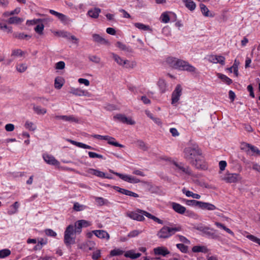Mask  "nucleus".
Segmentation results:
<instances>
[{
    "label": "nucleus",
    "mask_w": 260,
    "mask_h": 260,
    "mask_svg": "<svg viewBox=\"0 0 260 260\" xmlns=\"http://www.w3.org/2000/svg\"><path fill=\"white\" fill-rule=\"evenodd\" d=\"M166 62L175 69L191 73H195L197 71L196 68L188 62L178 58L169 57L167 58Z\"/></svg>",
    "instance_id": "nucleus-1"
},
{
    "label": "nucleus",
    "mask_w": 260,
    "mask_h": 260,
    "mask_svg": "<svg viewBox=\"0 0 260 260\" xmlns=\"http://www.w3.org/2000/svg\"><path fill=\"white\" fill-rule=\"evenodd\" d=\"M182 230V228L180 225H175L174 227L165 226L158 232L157 236L160 239H167L174 235L176 232Z\"/></svg>",
    "instance_id": "nucleus-2"
},
{
    "label": "nucleus",
    "mask_w": 260,
    "mask_h": 260,
    "mask_svg": "<svg viewBox=\"0 0 260 260\" xmlns=\"http://www.w3.org/2000/svg\"><path fill=\"white\" fill-rule=\"evenodd\" d=\"M111 54L112 58L117 64L123 68L133 69L137 65V63L135 61L124 59L114 53H111Z\"/></svg>",
    "instance_id": "nucleus-3"
},
{
    "label": "nucleus",
    "mask_w": 260,
    "mask_h": 260,
    "mask_svg": "<svg viewBox=\"0 0 260 260\" xmlns=\"http://www.w3.org/2000/svg\"><path fill=\"white\" fill-rule=\"evenodd\" d=\"M185 158L191 165L197 157L202 154L201 150L197 147L186 148L184 151Z\"/></svg>",
    "instance_id": "nucleus-4"
},
{
    "label": "nucleus",
    "mask_w": 260,
    "mask_h": 260,
    "mask_svg": "<svg viewBox=\"0 0 260 260\" xmlns=\"http://www.w3.org/2000/svg\"><path fill=\"white\" fill-rule=\"evenodd\" d=\"M75 235L74 232V226L70 224L68 226L64 233V243L67 246L75 243Z\"/></svg>",
    "instance_id": "nucleus-5"
},
{
    "label": "nucleus",
    "mask_w": 260,
    "mask_h": 260,
    "mask_svg": "<svg viewBox=\"0 0 260 260\" xmlns=\"http://www.w3.org/2000/svg\"><path fill=\"white\" fill-rule=\"evenodd\" d=\"M221 180L224 181L226 183H236L242 179L240 174L237 173H230L226 172L224 175L220 176Z\"/></svg>",
    "instance_id": "nucleus-6"
},
{
    "label": "nucleus",
    "mask_w": 260,
    "mask_h": 260,
    "mask_svg": "<svg viewBox=\"0 0 260 260\" xmlns=\"http://www.w3.org/2000/svg\"><path fill=\"white\" fill-rule=\"evenodd\" d=\"M110 172L118 176L122 180L128 182L129 183L135 184L139 183L140 182V180L139 179L132 175L115 172L111 170H110Z\"/></svg>",
    "instance_id": "nucleus-7"
},
{
    "label": "nucleus",
    "mask_w": 260,
    "mask_h": 260,
    "mask_svg": "<svg viewBox=\"0 0 260 260\" xmlns=\"http://www.w3.org/2000/svg\"><path fill=\"white\" fill-rule=\"evenodd\" d=\"M175 168H174V170L182 174L183 175H186L188 176H193L192 172L190 169V168L188 166H184V165L181 163H177L174 162L173 163Z\"/></svg>",
    "instance_id": "nucleus-8"
},
{
    "label": "nucleus",
    "mask_w": 260,
    "mask_h": 260,
    "mask_svg": "<svg viewBox=\"0 0 260 260\" xmlns=\"http://www.w3.org/2000/svg\"><path fill=\"white\" fill-rule=\"evenodd\" d=\"M182 88L180 84L177 85L173 91L171 96V104L174 106H177V104L182 95Z\"/></svg>",
    "instance_id": "nucleus-9"
},
{
    "label": "nucleus",
    "mask_w": 260,
    "mask_h": 260,
    "mask_svg": "<svg viewBox=\"0 0 260 260\" xmlns=\"http://www.w3.org/2000/svg\"><path fill=\"white\" fill-rule=\"evenodd\" d=\"M143 210L138 209L134 211H129L126 213V216L130 218L139 221H143L145 219L142 214Z\"/></svg>",
    "instance_id": "nucleus-10"
},
{
    "label": "nucleus",
    "mask_w": 260,
    "mask_h": 260,
    "mask_svg": "<svg viewBox=\"0 0 260 260\" xmlns=\"http://www.w3.org/2000/svg\"><path fill=\"white\" fill-rule=\"evenodd\" d=\"M191 165L196 167L198 169L205 170L207 168V166L206 162L204 160V157L202 155H200L198 157L192 162Z\"/></svg>",
    "instance_id": "nucleus-11"
},
{
    "label": "nucleus",
    "mask_w": 260,
    "mask_h": 260,
    "mask_svg": "<svg viewBox=\"0 0 260 260\" xmlns=\"http://www.w3.org/2000/svg\"><path fill=\"white\" fill-rule=\"evenodd\" d=\"M207 60L212 63H220L221 65L225 64V58L224 56L217 55H209L207 56Z\"/></svg>",
    "instance_id": "nucleus-12"
},
{
    "label": "nucleus",
    "mask_w": 260,
    "mask_h": 260,
    "mask_svg": "<svg viewBox=\"0 0 260 260\" xmlns=\"http://www.w3.org/2000/svg\"><path fill=\"white\" fill-rule=\"evenodd\" d=\"M99 140H103L107 141V143L115 147L123 148L124 146L118 143L115 139L109 136H101L99 135Z\"/></svg>",
    "instance_id": "nucleus-13"
},
{
    "label": "nucleus",
    "mask_w": 260,
    "mask_h": 260,
    "mask_svg": "<svg viewBox=\"0 0 260 260\" xmlns=\"http://www.w3.org/2000/svg\"><path fill=\"white\" fill-rule=\"evenodd\" d=\"M114 118L127 124L134 125L136 123L135 120L132 118L126 117L122 114H117L114 116Z\"/></svg>",
    "instance_id": "nucleus-14"
},
{
    "label": "nucleus",
    "mask_w": 260,
    "mask_h": 260,
    "mask_svg": "<svg viewBox=\"0 0 260 260\" xmlns=\"http://www.w3.org/2000/svg\"><path fill=\"white\" fill-rule=\"evenodd\" d=\"M43 158L44 161L49 165L54 166H59L60 165L59 161L51 155L44 154L43 155Z\"/></svg>",
    "instance_id": "nucleus-15"
},
{
    "label": "nucleus",
    "mask_w": 260,
    "mask_h": 260,
    "mask_svg": "<svg viewBox=\"0 0 260 260\" xmlns=\"http://www.w3.org/2000/svg\"><path fill=\"white\" fill-rule=\"evenodd\" d=\"M198 207L202 210L213 211L217 209L216 207L210 203L200 201Z\"/></svg>",
    "instance_id": "nucleus-16"
},
{
    "label": "nucleus",
    "mask_w": 260,
    "mask_h": 260,
    "mask_svg": "<svg viewBox=\"0 0 260 260\" xmlns=\"http://www.w3.org/2000/svg\"><path fill=\"white\" fill-rule=\"evenodd\" d=\"M153 252L155 255H161L164 256L170 253L169 250L164 246L157 247L154 248Z\"/></svg>",
    "instance_id": "nucleus-17"
},
{
    "label": "nucleus",
    "mask_w": 260,
    "mask_h": 260,
    "mask_svg": "<svg viewBox=\"0 0 260 260\" xmlns=\"http://www.w3.org/2000/svg\"><path fill=\"white\" fill-rule=\"evenodd\" d=\"M171 205L173 209L179 214H183L186 211V208L178 203L172 202Z\"/></svg>",
    "instance_id": "nucleus-18"
},
{
    "label": "nucleus",
    "mask_w": 260,
    "mask_h": 260,
    "mask_svg": "<svg viewBox=\"0 0 260 260\" xmlns=\"http://www.w3.org/2000/svg\"><path fill=\"white\" fill-rule=\"evenodd\" d=\"M197 229L208 236L212 237L214 236V234L210 231V230L213 231V230L210 229L208 226H199L197 228Z\"/></svg>",
    "instance_id": "nucleus-19"
},
{
    "label": "nucleus",
    "mask_w": 260,
    "mask_h": 260,
    "mask_svg": "<svg viewBox=\"0 0 260 260\" xmlns=\"http://www.w3.org/2000/svg\"><path fill=\"white\" fill-rule=\"evenodd\" d=\"M242 149H245L246 151H249L250 150L253 153H255L257 154H260V150L256 147L251 145L249 144H244L243 145V147L242 148Z\"/></svg>",
    "instance_id": "nucleus-20"
},
{
    "label": "nucleus",
    "mask_w": 260,
    "mask_h": 260,
    "mask_svg": "<svg viewBox=\"0 0 260 260\" xmlns=\"http://www.w3.org/2000/svg\"><path fill=\"white\" fill-rule=\"evenodd\" d=\"M124 255L126 257H129L132 259H136L139 257L141 255V254L140 253H135L134 250H131L126 252L124 251Z\"/></svg>",
    "instance_id": "nucleus-21"
},
{
    "label": "nucleus",
    "mask_w": 260,
    "mask_h": 260,
    "mask_svg": "<svg viewBox=\"0 0 260 260\" xmlns=\"http://www.w3.org/2000/svg\"><path fill=\"white\" fill-rule=\"evenodd\" d=\"M115 46L121 51H124L128 52H132V49L129 47L126 46L125 44H123L122 42H116V43L115 44Z\"/></svg>",
    "instance_id": "nucleus-22"
},
{
    "label": "nucleus",
    "mask_w": 260,
    "mask_h": 260,
    "mask_svg": "<svg viewBox=\"0 0 260 260\" xmlns=\"http://www.w3.org/2000/svg\"><path fill=\"white\" fill-rule=\"evenodd\" d=\"M157 85L161 92L164 93L166 92L167 88V84L164 79L161 78L159 79L157 82Z\"/></svg>",
    "instance_id": "nucleus-23"
},
{
    "label": "nucleus",
    "mask_w": 260,
    "mask_h": 260,
    "mask_svg": "<svg viewBox=\"0 0 260 260\" xmlns=\"http://www.w3.org/2000/svg\"><path fill=\"white\" fill-rule=\"evenodd\" d=\"M192 251L193 252H203L206 253L208 252V249L205 246L197 245L192 248Z\"/></svg>",
    "instance_id": "nucleus-24"
},
{
    "label": "nucleus",
    "mask_w": 260,
    "mask_h": 260,
    "mask_svg": "<svg viewBox=\"0 0 260 260\" xmlns=\"http://www.w3.org/2000/svg\"><path fill=\"white\" fill-rule=\"evenodd\" d=\"M56 117V118L60 119L66 121L77 122L78 121L73 115H61L57 116Z\"/></svg>",
    "instance_id": "nucleus-25"
},
{
    "label": "nucleus",
    "mask_w": 260,
    "mask_h": 260,
    "mask_svg": "<svg viewBox=\"0 0 260 260\" xmlns=\"http://www.w3.org/2000/svg\"><path fill=\"white\" fill-rule=\"evenodd\" d=\"M142 214L143 215V216H146L148 218L153 220L154 221L157 222L158 223L161 224H163L162 220H160V219L158 218L157 217L153 216V215L151 214L150 213L145 211L143 210Z\"/></svg>",
    "instance_id": "nucleus-26"
},
{
    "label": "nucleus",
    "mask_w": 260,
    "mask_h": 260,
    "mask_svg": "<svg viewBox=\"0 0 260 260\" xmlns=\"http://www.w3.org/2000/svg\"><path fill=\"white\" fill-rule=\"evenodd\" d=\"M185 7L190 11H193L196 9V5L192 0H182Z\"/></svg>",
    "instance_id": "nucleus-27"
},
{
    "label": "nucleus",
    "mask_w": 260,
    "mask_h": 260,
    "mask_svg": "<svg viewBox=\"0 0 260 260\" xmlns=\"http://www.w3.org/2000/svg\"><path fill=\"white\" fill-rule=\"evenodd\" d=\"M123 254H124V250L121 248H115L111 250L110 252V256H119L122 255Z\"/></svg>",
    "instance_id": "nucleus-28"
},
{
    "label": "nucleus",
    "mask_w": 260,
    "mask_h": 260,
    "mask_svg": "<svg viewBox=\"0 0 260 260\" xmlns=\"http://www.w3.org/2000/svg\"><path fill=\"white\" fill-rule=\"evenodd\" d=\"M70 93L77 96H83L85 94V91L80 89L71 88Z\"/></svg>",
    "instance_id": "nucleus-29"
},
{
    "label": "nucleus",
    "mask_w": 260,
    "mask_h": 260,
    "mask_svg": "<svg viewBox=\"0 0 260 260\" xmlns=\"http://www.w3.org/2000/svg\"><path fill=\"white\" fill-rule=\"evenodd\" d=\"M215 225L218 228L226 232L229 234L234 236V233L229 228H226L224 224L218 222H215Z\"/></svg>",
    "instance_id": "nucleus-30"
},
{
    "label": "nucleus",
    "mask_w": 260,
    "mask_h": 260,
    "mask_svg": "<svg viewBox=\"0 0 260 260\" xmlns=\"http://www.w3.org/2000/svg\"><path fill=\"white\" fill-rule=\"evenodd\" d=\"M99 238L107 241L110 239V235L106 231L99 230Z\"/></svg>",
    "instance_id": "nucleus-31"
},
{
    "label": "nucleus",
    "mask_w": 260,
    "mask_h": 260,
    "mask_svg": "<svg viewBox=\"0 0 260 260\" xmlns=\"http://www.w3.org/2000/svg\"><path fill=\"white\" fill-rule=\"evenodd\" d=\"M216 75L219 79L222 80L223 82L228 85H230L232 82V80L225 75L218 73L216 74Z\"/></svg>",
    "instance_id": "nucleus-32"
},
{
    "label": "nucleus",
    "mask_w": 260,
    "mask_h": 260,
    "mask_svg": "<svg viewBox=\"0 0 260 260\" xmlns=\"http://www.w3.org/2000/svg\"><path fill=\"white\" fill-rule=\"evenodd\" d=\"M134 25L140 30L145 31H151V29L149 25H147L141 23H135Z\"/></svg>",
    "instance_id": "nucleus-33"
},
{
    "label": "nucleus",
    "mask_w": 260,
    "mask_h": 260,
    "mask_svg": "<svg viewBox=\"0 0 260 260\" xmlns=\"http://www.w3.org/2000/svg\"><path fill=\"white\" fill-rule=\"evenodd\" d=\"M23 21L22 18L18 17H11L8 20L7 22L9 24H18Z\"/></svg>",
    "instance_id": "nucleus-34"
},
{
    "label": "nucleus",
    "mask_w": 260,
    "mask_h": 260,
    "mask_svg": "<svg viewBox=\"0 0 260 260\" xmlns=\"http://www.w3.org/2000/svg\"><path fill=\"white\" fill-rule=\"evenodd\" d=\"M33 109H34V111L37 114H39V115H41V114L44 115L47 112V110L46 109L42 108L41 106H34L33 107Z\"/></svg>",
    "instance_id": "nucleus-35"
},
{
    "label": "nucleus",
    "mask_w": 260,
    "mask_h": 260,
    "mask_svg": "<svg viewBox=\"0 0 260 260\" xmlns=\"http://www.w3.org/2000/svg\"><path fill=\"white\" fill-rule=\"evenodd\" d=\"M19 203L18 202H15L11 207L10 208L12 209L11 210H10L8 212V214L10 215L16 213L19 207Z\"/></svg>",
    "instance_id": "nucleus-36"
},
{
    "label": "nucleus",
    "mask_w": 260,
    "mask_h": 260,
    "mask_svg": "<svg viewBox=\"0 0 260 260\" xmlns=\"http://www.w3.org/2000/svg\"><path fill=\"white\" fill-rule=\"evenodd\" d=\"M63 79L61 77H57L54 81V86L56 89H60L63 86Z\"/></svg>",
    "instance_id": "nucleus-37"
},
{
    "label": "nucleus",
    "mask_w": 260,
    "mask_h": 260,
    "mask_svg": "<svg viewBox=\"0 0 260 260\" xmlns=\"http://www.w3.org/2000/svg\"><path fill=\"white\" fill-rule=\"evenodd\" d=\"M201 10L203 15L206 17H212V15L209 14V11L208 8L204 4L200 5Z\"/></svg>",
    "instance_id": "nucleus-38"
},
{
    "label": "nucleus",
    "mask_w": 260,
    "mask_h": 260,
    "mask_svg": "<svg viewBox=\"0 0 260 260\" xmlns=\"http://www.w3.org/2000/svg\"><path fill=\"white\" fill-rule=\"evenodd\" d=\"M87 15L93 18H98V8H94L93 9H91L89 10L87 12Z\"/></svg>",
    "instance_id": "nucleus-39"
},
{
    "label": "nucleus",
    "mask_w": 260,
    "mask_h": 260,
    "mask_svg": "<svg viewBox=\"0 0 260 260\" xmlns=\"http://www.w3.org/2000/svg\"><path fill=\"white\" fill-rule=\"evenodd\" d=\"M11 251L9 249H4L0 250V258H4L11 254Z\"/></svg>",
    "instance_id": "nucleus-40"
},
{
    "label": "nucleus",
    "mask_w": 260,
    "mask_h": 260,
    "mask_svg": "<svg viewBox=\"0 0 260 260\" xmlns=\"http://www.w3.org/2000/svg\"><path fill=\"white\" fill-rule=\"evenodd\" d=\"M246 237L247 238H248V239H249L250 240H251V241H252L255 243H257V244H258L260 246V239L259 238H258L252 235H250V234H248L247 235H246Z\"/></svg>",
    "instance_id": "nucleus-41"
},
{
    "label": "nucleus",
    "mask_w": 260,
    "mask_h": 260,
    "mask_svg": "<svg viewBox=\"0 0 260 260\" xmlns=\"http://www.w3.org/2000/svg\"><path fill=\"white\" fill-rule=\"evenodd\" d=\"M25 127L26 129H28L31 131H34L36 129V126L35 124L30 121H26L25 123Z\"/></svg>",
    "instance_id": "nucleus-42"
},
{
    "label": "nucleus",
    "mask_w": 260,
    "mask_h": 260,
    "mask_svg": "<svg viewBox=\"0 0 260 260\" xmlns=\"http://www.w3.org/2000/svg\"><path fill=\"white\" fill-rule=\"evenodd\" d=\"M136 144H137V145L140 149H141L143 150H146L148 149V147H147L146 144L142 140H138L136 142Z\"/></svg>",
    "instance_id": "nucleus-43"
},
{
    "label": "nucleus",
    "mask_w": 260,
    "mask_h": 260,
    "mask_svg": "<svg viewBox=\"0 0 260 260\" xmlns=\"http://www.w3.org/2000/svg\"><path fill=\"white\" fill-rule=\"evenodd\" d=\"M161 22L167 23L170 21V17L167 13H163L160 17Z\"/></svg>",
    "instance_id": "nucleus-44"
},
{
    "label": "nucleus",
    "mask_w": 260,
    "mask_h": 260,
    "mask_svg": "<svg viewBox=\"0 0 260 260\" xmlns=\"http://www.w3.org/2000/svg\"><path fill=\"white\" fill-rule=\"evenodd\" d=\"M44 28V25L43 23L38 24L36 27L35 28V30L36 32L40 35H42L43 34V31Z\"/></svg>",
    "instance_id": "nucleus-45"
},
{
    "label": "nucleus",
    "mask_w": 260,
    "mask_h": 260,
    "mask_svg": "<svg viewBox=\"0 0 260 260\" xmlns=\"http://www.w3.org/2000/svg\"><path fill=\"white\" fill-rule=\"evenodd\" d=\"M15 38L19 39H26L28 40L31 38L30 36L25 35L24 33H19L15 35Z\"/></svg>",
    "instance_id": "nucleus-46"
},
{
    "label": "nucleus",
    "mask_w": 260,
    "mask_h": 260,
    "mask_svg": "<svg viewBox=\"0 0 260 260\" xmlns=\"http://www.w3.org/2000/svg\"><path fill=\"white\" fill-rule=\"evenodd\" d=\"M141 233H142L141 231H139V230H133L128 233L127 236L129 238H134V237L138 236Z\"/></svg>",
    "instance_id": "nucleus-47"
},
{
    "label": "nucleus",
    "mask_w": 260,
    "mask_h": 260,
    "mask_svg": "<svg viewBox=\"0 0 260 260\" xmlns=\"http://www.w3.org/2000/svg\"><path fill=\"white\" fill-rule=\"evenodd\" d=\"M99 162L103 164H106V163L108 162L109 161V159H108V155L103 156L100 154H99Z\"/></svg>",
    "instance_id": "nucleus-48"
},
{
    "label": "nucleus",
    "mask_w": 260,
    "mask_h": 260,
    "mask_svg": "<svg viewBox=\"0 0 260 260\" xmlns=\"http://www.w3.org/2000/svg\"><path fill=\"white\" fill-rule=\"evenodd\" d=\"M27 69V66L25 64H19L17 65L16 66V70L18 72L22 73L25 71V70Z\"/></svg>",
    "instance_id": "nucleus-49"
},
{
    "label": "nucleus",
    "mask_w": 260,
    "mask_h": 260,
    "mask_svg": "<svg viewBox=\"0 0 260 260\" xmlns=\"http://www.w3.org/2000/svg\"><path fill=\"white\" fill-rule=\"evenodd\" d=\"M200 201L194 200H188L186 201V204L189 206H199Z\"/></svg>",
    "instance_id": "nucleus-50"
},
{
    "label": "nucleus",
    "mask_w": 260,
    "mask_h": 260,
    "mask_svg": "<svg viewBox=\"0 0 260 260\" xmlns=\"http://www.w3.org/2000/svg\"><path fill=\"white\" fill-rule=\"evenodd\" d=\"M227 164L226 162L224 160L220 161L219 162V166L220 168L219 173L221 174V172L224 171L226 167Z\"/></svg>",
    "instance_id": "nucleus-51"
},
{
    "label": "nucleus",
    "mask_w": 260,
    "mask_h": 260,
    "mask_svg": "<svg viewBox=\"0 0 260 260\" xmlns=\"http://www.w3.org/2000/svg\"><path fill=\"white\" fill-rule=\"evenodd\" d=\"M123 194H125V195H126L128 196H130V197H133L135 198H138L139 197L137 193L134 192L131 190H127V189L125 190Z\"/></svg>",
    "instance_id": "nucleus-52"
},
{
    "label": "nucleus",
    "mask_w": 260,
    "mask_h": 260,
    "mask_svg": "<svg viewBox=\"0 0 260 260\" xmlns=\"http://www.w3.org/2000/svg\"><path fill=\"white\" fill-rule=\"evenodd\" d=\"M123 194H125V195H126L128 196H130V197H133L135 198H138L139 197L137 193L134 192L131 190H127V189L125 190Z\"/></svg>",
    "instance_id": "nucleus-53"
},
{
    "label": "nucleus",
    "mask_w": 260,
    "mask_h": 260,
    "mask_svg": "<svg viewBox=\"0 0 260 260\" xmlns=\"http://www.w3.org/2000/svg\"><path fill=\"white\" fill-rule=\"evenodd\" d=\"M0 29L3 30H7L8 32H11L12 31V28L9 27L7 24H4L0 22Z\"/></svg>",
    "instance_id": "nucleus-54"
},
{
    "label": "nucleus",
    "mask_w": 260,
    "mask_h": 260,
    "mask_svg": "<svg viewBox=\"0 0 260 260\" xmlns=\"http://www.w3.org/2000/svg\"><path fill=\"white\" fill-rule=\"evenodd\" d=\"M65 68V63L62 61L57 62L55 64V68L57 70H62Z\"/></svg>",
    "instance_id": "nucleus-55"
},
{
    "label": "nucleus",
    "mask_w": 260,
    "mask_h": 260,
    "mask_svg": "<svg viewBox=\"0 0 260 260\" xmlns=\"http://www.w3.org/2000/svg\"><path fill=\"white\" fill-rule=\"evenodd\" d=\"M177 247L183 252H186L187 251V247L185 246L183 244H177L176 245Z\"/></svg>",
    "instance_id": "nucleus-56"
},
{
    "label": "nucleus",
    "mask_w": 260,
    "mask_h": 260,
    "mask_svg": "<svg viewBox=\"0 0 260 260\" xmlns=\"http://www.w3.org/2000/svg\"><path fill=\"white\" fill-rule=\"evenodd\" d=\"M45 232L46 235L49 236L54 237L57 235L56 233L51 229H47Z\"/></svg>",
    "instance_id": "nucleus-57"
},
{
    "label": "nucleus",
    "mask_w": 260,
    "mask_h": 260,
    "mask_svg": "<svg viewBox=\"0 0 260 260\" xmlns=\"http://www.w3.org/2000/svg\"><path fill=\"white\" fill-rule=\"evenodd\" d=\"M182 191L184 194H185L186 197H192L193 198L194 193H193L192 191L188 190L184 188L182 189Z\"/></svg>",
    "instance_id": "nucleus-58"
},
{
    "label": "nucleus",
    "mask_w": 260,
    "mask_h": 260,
    "mask_svg": "<svg viewBox=\"0 0 260 260\" xmlns=\"http://www.w3.org/2000/svg\"><path fill=\"white\" fill-rule=\"evenodd\" d=\"M61 21L64 22L67 20V17L60 13H58L57 15L56 16Z\"/></svg>",
    "instance_id": "nucleus-59"
},
{
    "label": "nucleus",
    "mask_w": 260,
    "mask_h": 260,
    "mask_svg": "<svg viewBox=\"0 0 260 260\" xmlns=\"http://www.w3.org/2000/svg\"><path fill=\"white\" fill-rule=\"evenodd\" d=\"M177 237H178L179 240L185 244H189L190 241L188 240L186 237H185L183 236L182 235H178Z\"/></svg>",
    "instance_id": "nucleus-60"
},
{
    "label": "nucleus",
    "mask_w": 260,
    "mask_h": 260,
    "mask_svg": "<svg viewBox=\"0 0 260 260\" xmlns=\"http://www.w3.org/2000/svg\"><path fill=\"white\" fill-rule=\"evenodd\" d=\"M86 172L88 175L98 176V170L93 169H88Z\"/></svg>",
    "instance_id": "nucleus-61"
},
{
    "label": "nucleus",
    "mask_w": 260,
    "mask_h": 260,
    "mask_svg": "<svg viewBox=\"0 0 260 260\" xmlns=\"http://www.w3.org/2000/svg\"><path fill=\"white\" fill-rule=\"evenodd\" d=\"M23 52L20 49H16L12 51V56H22Z\"/></svg>",
    "instance_id": "nucleus-62"
},
{
    "label": "nucleus",
    "mask_w": 260,
    "mask_h": 260,
    "mask_svg": "<svg viewBox=\"0 0 260 260\" xmlns=\"http://www.w3.org/2000/svg\"><path fill=\"white\" fill-rule=\"evenodd\" d=\"M73 209L75 211H80L82 210L83 206L78 203H75L74 204Z\"/></svg>",
    "instance_id": "nucleus-63"
},
{
    "label": "nucleus",
    "mask_w": 260,
    "mask_h": 260,
    "mask_svg": "<svg viewBox=\"0 0 260 260\" xmlns=\"http://www.w3.org/2000/svg\"><path fill=\"white\" fill-rule=\"evenodd\" d=\"M14 125L11 123L7 124L5 125V129L7 132H12L14 129Z\"/></svg>",
    "instance_id": "nucleus-64"
}]
</instances>
